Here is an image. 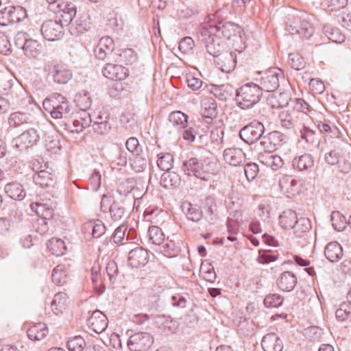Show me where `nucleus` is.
I'll use <instances>...</instances> for the list:
<instances>
[{
  "label": "nucleus",
  "mask_w": 351,
  "mask_h": 351,
  "mask_svg": "<svg viewBox=\"0 0 351 351\" xmlns=\"http://www.w3.org/2000/svg\"><path fill=\"white\" fill-rule=\"evenodd\" d=\"M289 62L291 67L295 70H300L304 66L303 58L298 53H290Z\"/></svg>",
  "instance_id": "obj_62"
},
{
  "label": "nucleus",
  "mask_w": 351,
  "mask_h": 351,
  "mask_svg": "<svg viewBox=\"0 0 351 351\" xmlns=\"http://www.w3.org/2000/svg\"><path fill=\"white\" fill-rule=\"evenodd\" d=\"M180 182V176L171 171L164 173L160 178V184L165 189L176 186Z\"/></svg>",
  "instance_id": "obj_42"
},
{
  "label": "nucleus",
  "mask_w": 351,
  "mask_h": 351,
  "mask_svg": "<svg viewBox=\"0 0 351 351\" xmlns=\"http://www.w3.org/2000/svg\"><path fill=\"white\" fill-rule=\"evenodd\" d=\"M53 80L58 84H66L73 77V73L64 64H55L50 72Z\"/></svg>",
  "instance_id": "obj_16"
},
{
  "label": "nucleus",
  "mask_w": 351,
  "mask_h": 351,
  "mask_svg": "<svg viewBox=\"0 0 351 351\" xmlns=\"http://www.w3.org/2000/svg\"><path fill=\"white\" fill-rule=\"evenodd\" d=\"M331 221L334 229L339 232L344 230L348 224L346 217L338 211L332 213Z\"/></svg>",
  "instance_id": "obj_48"
},
{
  "label": "nucleus",
  "mask_w": 351,
  "mask_h": 351,
  "mask_svg": "<svg viewBox=\"0 0 351 351\" xmlns=\"http://www.w3.org/2000/svg\"><path fill=\"white\" fill-rule=\"evenodd\" d=\"M297 283L295 276L291 271H284L276 280L278 287L283 291H291Z\"/></svg>",
  "instance_id": "obj_25"
},
{
  "label": "nucleus",
  "mask_w": 351,
  "mask_h": 351,
  "mask_svg": "<svg viewBox=\"0 0 351 351\" xmlns=\"http://www.w3.org/2000/svg\"><path fill=\"white\" fill-rule=\"evenodd\" d=\"M324 254L330 262H337L343 256L342 247L336 241L330 242L326 246Z\"/></svg>",
  "instance_id": "obj_32"
},
{
  "label": "nucleus",
  "mask_w": 351,
  "mask_h": 351,
  "mask_svg": "<svg viewBox=\"0 0 351 351\" xmlns=\"http://www.w3.org/2000/svg\"><path fill=\"white\" fill-rule=\"evenodd\" d=\"M298 181L291 177H282L279 180V186L282 193L287 197L294 196L298 191Z\"/></svg>",
  "instance_id": "obj_28"
},
{
  "label": "nucleus",
  "mask_w": 351,
  "mask_h": 351,
  "mask_svg": "<svg viewBox=\"0 0 351 351\" xmlns=\"http://www.w3.org/2000/svg\"><path fill=\"white\" fill-rule=\"evenodd\" d=\"M186 82L188 86L193 90H199L203 84V82L202 81V80L194 77L192 74L186 75Z\"/></svg>",
  "instance_id": "obj_63"
},
{
  "label": "nucleus",
  "mask_w": 351,
  "mask_h": 351,
  "mask_svg": "<svg viewBox=\"0 0 351 351\" xmlns=\"http://www.w3.org/2000/svg\"><path fill=\"white\" fill-rule=\"evenodd\" d=\"M262 96L261 88L254 83L242 85L236 90L235 101L241 109H247L257 104Z\"/></svg>",
  "instance_id": "obj_3"
},
{
  "label": "nucleus",
  "mask_w": 351,
  "mask_h": 351,
  "mask_svg": "<svg viewBox=\"0 0 351 351\" xmlns=\"http://www.w3.org/2000/svg\"><path fill=\"white\" fill-rule=\"evenodd\" d=\"M224 160L232 166L240 165L245 159V154L240 148H227L223 152Z\"/></svg>",
  "instance_id": "obj_23"
},
{
  "label": "nucleus",
  "mask_w": 351,
  "mask_h": 351,
  "mask_svg": "<svg viewBox=\"0 0 351 351\" xmlns=\"http://www.w3.org/2000/svg\"><path fill=\"white\" fill-rule=\"evenodd\" d=\"M349 308H350L349 304H346V303L341 304L340 308H338L335 312L336 318L339 321H341V322L347 319L351 313Z\"/></svg>",
  "instance_id": "obj_61"
},
{
  "label": "nucleus",
  "mask_w": 351,
  "mask_h": 351,
  "mask_svg": "<svg viewBox=\"0 0 351 351\" xmlns=\"http://www.w3.org/2000/svg\"><path fill=\"white\" fill-rule=\"evenodd\" d=\"M158 167L162 171H169L173 167V157L170 153L158 155Z\"/></svg>",
  "instance_id": "obj_49"
},
{
  "label": "nucleus",
  "mask_w": 351,
  "mask_h": 351,
  "mask_svg": "<svg viewBox=\"0 0 351 351\" xmlns=\"http://www.w3.org/2000/svg\"><path fill=\"white\" fill-rule=\"evenodd\" d=\"M169 121L176 130H180L186 128L188 116L181 111H174L169 114Z\"/></svg>",
  "instance_id": "obj_38"
},
{
  "label": "nucleus",
  "mask_w": 351,
  "mask_h": 351,
  "mask_svg": "<svg viewBox=\"0 0 351 351\" xmlns=\"http://www.w3.org/2000/svg\"><path fill=\"white\" fill-rule=\"evenodd\" d=\"M298 217L295 211L291 209L285 210L279 217L280 226L286 230L292 229L295 225Z\"/></svg>",
  "instance_id": "obj_34"
},
{
  "label": "nucleus",
  "mask_w": 351,
  "mask_h": 351,
  "mask_svg": "<svg viewBox=\"0 0 351 351\" xmlns=\"http://www.w3.org/2000/svg\"><path fill=\"white\" fill-rule=\"evenodd\" d=\"M195 46V43L192 38L186 36L181 40L179 43V49L183 53H190Z\"/></svg>",
  "instance_id": "obj_58"
},
{
  "label": "nucleus",
  "mask_w": 351,
  "mask_h": 351,
  "mask_svg": "<svg viewBox=\"0 0 351 351\" xmlns=\"http://www.w3.org/2000/svg\"><path fill=\"white\" fill-rule=\"evenodd\" d=\"M110 216L114 221H120L127 216L128 213L123 204L116 201L112 202V208L110 211Z\"/></svg>",
  "instance_id": "obj_47"
},
{
  "label": "nucleus",
  "mask_w": 351,
  "mask_h": 351,
  "mask_svg": "<svg viewBox=\"0 0 351 351\" xmlns=\"http://www.w3.org/2000/svg\"><path fill=\"white\" fill-rule=\"evenodd\" d=\"M43 105L53 119L68 120L73 114L72 107L69 101L60 94H55L46 98Z\"/></svg>",
  "instance_id": "obj_2"
},
{
  "label": "nucleus",
  "mask_w": 351,
  "mask_h": 351,
  "mask_svg": "<svg viewBox=\"0 0 351 351\" xmlns=\"http://www.w3.org/2000/svg\"><path fill=\"white\" fill-rule=\"evenodd\" d=\"M201 106L202 114L206 123L211 124L215 121L219 120L217 119L218 114L217 105L214 99L207 98L204 99Z\"/></svg>",
  "instance_id": "obj_14"
},
{
  "label": "nucleus",
  "mask_w": 351,
  "mask_h": 351,
  "mask_svg": "<svg viewBox=\"0 0 351 351\" xmlns=\"http://www.w3.org/2000/svg\"><path fill=\"white\" fill-rule=\"evenodd\" d=\"M215 62L221 70L225 73L233 71L237 64V53L234 51L221 52V55L215 57Z\"/></svg>",
  "instance_id": "obj_13"
},
{
  "label": "nucleus",
  "mask_w": 351,
  "mask_h": 351,
  "mask_svg": "<svg viewBox=\"0 0 351 351\" xmlns=\"http://www.w3.org/2000/svg\"><path fill=\"white\" fill-rule=\"evenodd\" d=\"M86 228L92 229V235L94 238H100L106 232V228L101 221L90 222L86 225Z\"/></svg>",
  "instance_id": "obj_55"
},
{
  "label": "nucleus",
  "mask_w": 351,
  "mask_h": 351,
  "mask_svg": "<svg viewBox=\"0 0 351 351\" xmlns=\"http://www.w3.org/2000/svg\"><path fill=\"white\" fill-rule=\"evenodd\" d=\"M264 305L267 308H278L283 303V298L278 293H270L265 296Z\"/></svg>",
  "instance_id": "obj_51"
},
{
  "label": "nucleus",
  "mask_w": 351,
  "mask_h": 351,
  "mask_svg": "<svg viewBox=\"0 0 351 351\" xmlns=\"http://www.w3.org/2000/svg\"><path fill=\"white\" fill-rule=\"evenodd\" d=\"M5 193L10 198L21 201L25 197V192L23 185L18 182L8 183L4 188Z\"/></svg>",
  "instance_id": "obj_29"
},
{
  "label": "nucleus",
  "mask_w": 351,
  "mask_h": 351,
  "mask_svg": "<svg viewBox=\"0 0 351 351\" xmlns=\"http://www.w3.org/2000/svg\"><path fill=\"white\" fill-rule=\"evenodd\" d=\"M264 351H282L283 344L282 340L275 333L265 335L261 341Z\"/></svg>",
  "instance_id": "obj_22"
},
{
  "label": "nucleus",
  "mask_w": 351,
  "mask_h": 351,
  "mask_svg": "<svg viewBox=\"0 0 351 351\" xmlns=\"http://www.w3.org/2000/svg\"><path fill=\"white\" fill-rule=\"evenodd\" d=\"M209 92L221 101H227L234 94L236 95V90L228 84L221 85L212 84L209 88Z\"/></svg>",
  "instance_id": "obj_21"
},
{
  "label": "nucleus",
  "mask_w": 351,
  "mask_h": 351,
  "mask_svg": "<svg viewBox=\"0 0 351 351\" xmlns=\"http://www.w3.org/2000/svg\"><path fill=\"white\" fill-rule=\"evenodd\" d=\"M12 24L10 6L0 10V25L8 26Z\"/></svg>",
  "instance_id": "obj_60"
},
{
  "label": "nucleus",
  "mask_w": 351,
  "mask_h": 351,
  "mask_svg": "<svg viewBox=\"0 0 351 351\" xmlns=\"http://www.w3.org/2000/svg\"><path fill=\"white\" fill-rule=\"evenodd\" d=\"M125 147L130 152L134 155H138L141 150L138 141L136 137L129 138L125 143Z\"/></svg>",
  "instance_id": "obj_59"
},
{
  "label": "nucleus",
  "mask_w": 351,
  "mask_h": 351,
  "mask_svg": "<svg viewBox=\"0 0 351 351\" xmlns=\"http://www.w3.org/2000/svg\"><path fill=\"white\" fill-rule=\"evenodd\" d=\"M264 132L263 124L260 121H254L240 130L239 136L243 141L252 144L263 137Z\"/></svg>",
  "instance_id": "obj_6"
},
{
  "label": "nucleus",
  "mask_w": 351,
  "mask_h": 351,
  "mask_svg": "<svg viewBox=\"0 0 351 351\" xmlns=\"http://www.w3.org/2000/svg\"><path fill=\"white\" fill-rule=\"evenodd\" d=\"M217 29V35L221 38L223 36L225 39L230 40L231 38L237 36L239 33V27L231 22L224 23H219L217 25H214Z\"/></svg>",
  "instance_id": "obj_27"
},
{
  "label": "nucleus",
  "mask_w": 351,
  "mask_h": 351,
  "mask_svg": "<svg viewBox=\"0 0 351 351\" xmlns=\"http://www.w3.org/2000/svg\"><path fill=\"white\" fill-rule=\"evenodd\" d=\"M131 165L132 169L137 172H143L147 168V160L142 156L136 155Z\"/></svg>",
  "instance_id": "obj_57"
},
{
  "label": "nucleus",
  "mask_w": 351,
  "mask_h": 351,
  "mask_svg": "<svg viewBox=\"0 0 351 351\" xmlns=\"http://www.w3.org/2000/svg\"><path fill=\"white\" fill-rule=\"evenodd\" d=\"M311 228V221L305 217L298 218L295 225L292 229L294 230V234L298 237H303Z\"/></svg>",
  "instance_id": "obj_43"
},
{
  "label": "nucleus",
  "mask_w": 351,
  "mask_h": 351,
  "mask_svg": "<svg viewBox=\"0 0 351 351\" xmlns=\"http://www.w3.org/2000/svg\"><path fill=\"white\" fill-rule=\"evenodd\" d=\"M47 248L56 256L63 255L66 250L64 241L57 238H52L48 241Z\"/></svg>",
  "instance_id": "obj_44"
},
{
  "label": "nucleus",
  "mask_w": 351,
  "mask_h": 351,
  "mask_svg": "<svg viewBox=\"0 0 351 351\" xmlns=\"http://www.w3.org/2000/svg\"><path fill=\"white\" fill-rule=\"evenodd\" d=\"M282 77L281 70L275 69L267 71L261 81L260 88L262 90L273 92L279 86V78Z\"/></svg>",
  "instance_id": "obj_10"
},
{
  "label": "nucleus",
  "mask_w": 351,
  "mask_h": 351,
  "mask_svg": "<svg viewBox=\"0 0 351 351\" xmlns=\"http://www.w3.org/2000/svg\"><path fill=\"white\" fill-rule=\"evenodd\" d=\"M108 320L105 314L100 311H95L87 320L90 329L96 333L104 332L108 326Z\"/></svg>",
  "instance_id": "obj_12"
},
{
  "label": "nucleus",
  "mask_w": 351,
  "mask_h": 351,
  "mask_svg": "<svg viewBox=\"0 0 351 351\" xmlns=\"http://www.w3.org/2000/svg\"><path fill=\"white\" fill-rule=\"evenodd\" d=\"M31 209L43 220H49L54 216L53 210L47 204L34 202L30 204Z\"/></svg>",
  "instance_id": "obj_36"
},
{
  "label": "nucleus",
  "mask_w": 351,
  "mask_h": 351,
  "mask_svg": "<svg viewBox=\"0 0 351 351\" xmlns=\"http://www.w3.org/2000/svg\"><path fill=\"white\" fill-rule=\"evenodd\" d=\"M12 24L24 21L27 16L26 10L21 6H10Z\"/></svg>",
  "instance_id": "obj_53"
},
{
  "label": "nucleus",
  "mask_w": 351,
  "mask_h": 351,
  "mask_svg": "<svg viewBox=\"0 0 351 351\" xmlns=\"http://www.w3.org/2000/svg\"><path fill=\"white\" fill-rule=\"evenodd\" d=\"M258 160L272 170L276 171L282 167L284 162L280 156L272 154L270 151L261 152L258 155Z\"/></svg>",
  "instance_id": "obj_17"
},
{
  "label": "nucleus",
  "mask_w": 351,
  "mask_h": 351,
  "mask_svg": "<svg viewBox=\"0 0 351 351\" xmlns=\"http://www.w3.org/2000/svg\"><path fill=\"white\" fill-rule=\"evenodd\" d=\"M305 17H307V14L300 11L289 14L286 30L291 34L296 35L298 32H300V29L303 24L302 21Z\"/></svg>",
  "instance_id": "obj_19"
},
{
  "label": "nucleus",
  "mask_w": 351,
  "mask_h": 351,
  "mask_svg": "<svg viewBox=\"0 0 351 351\" xmlns=\"http://www.w3.org/2000/svg\"><path fill=\"white\" fill-rule=\"evenodd\" d=\"M182 211L186 218L193 222H199L203 216V212L199 206L185 202L182 206Z\"/></svg>",
  "instance_id": "obj_26"
},
{
  "label": "nucleus",
  "mask_w": 351,
  "mask_h": 351,
  "mask_svg": "<svg viewBox=\"0 0 351 351\" xmlns=\"http://www.w3.org/2000/svg\"><path fill=\"white\" fill-rule=\"evenodd\" d=\"M52 281L57 285H62L66 281V274L64 271V266L59 265L52 271Z\"/></svg>",
  "instance_id": "obj_52"
},
{
  "label": "nucleus",
  "mask_w": 351,
  "mask_h": 351,
  "mask_svg": "<svg viewBox=\"0 0 351 351\" xmlns=\"http://www.w3.org/2000/svg\"><path fill=\"white\" fill-rule=\"evenodd\" d=\"M326 162L331 165H336L339 172L348 173L351 169V164L340 150H332L325 155Z\"/></svg>",
  "instance_id": "obj_8"
},
{
  "label": "nucleus",
  "mask_w": 351,
  "mask_h": 351,
  "mask_svg": "<svg viewBox=\"0 0 351 351\" xmlns=\"http://www.w3.org/2000/svg\"><path fill=\"white\" fill-rule=\"evenodd\" d=\"M183 171L200 180H209L217 171V164L213 158L191 157L182 163Z\"/></svg>",
  "instance_id": "obj_1"
},
{
  "label": "nucleus",
  "mask_w": 351,
  "mask_h": 351,
  "mask_svg": "<svg viewBox=\"0 0 351 351\" xmlns=\"http://www.w3.org/2000/svg\"><path fill=\"white\" fill-rule=\"evenodd\" d=\"M103 75L112 80H122L128 75V69L121 65L107 64L102 70Z\"/></svg>",
  "instance_id": "obj_20"
},
{
  "label": "nucleus",
  "mask_w": 351,
  "mask_h": 351,
  "mask_svg": "<svg viewBox=\"0 0 351 351\" xmlns=\"http://www.w3.org/2000/svg\"><path fill=\"white\" fill-rule=\"evenodd\" d=\"M285 135L278 131H273L263 136L261 144L267 151L272 152L277 149L285 140Z\"/></svg>",
  "instance_id": "obj_15"
},
{
  "label": "nucleus",
  "mask_w": 351,
  "mask_h": 351,
  "mask_svg": "<svg viewBox=\"0 0 351 351\" xmlns=\"http://www.w3.org/2000/svg\"><path fill=\"white\" fill-rule=\"evenodd\" d=\"M43 36L49 41L58 40L63 36V26L60 22L53 20L45 21L40 28Z\"/></svg>",
  "instance_id": "obj_9"
},
{
  "label": "nucleus",
  "mask_w": 351,
  "mask_h": 351,
  "mask_svg": "<svg viewBox=\"0 0 351 351\" xmlns=\"http://www.w3.org/2000/svg\"><path fill=\"white\" fill-rule=\"evenodd\" d=\"M86 345L85 340L81 336L71 337L66 343V347L69 351H83Z\"/></svg>",
  "instance_id": "obj_50"
},
{
  "label": "nucleus",
  "mask_w": 351,
  "mask_h": 351,
  "mask_svg": "<svg viewBox=\"0 0 351 351\" xmlns=\"http://www.w3.org/2000/svg\"><path fill=\"white\" fill-rule=\"evenodd\" d=\"M114 49V41L108 36L103 37L99 40L98 45L94 50L95 57L104 60L107 54L112 53Z\"/></svg>",
  "instance_id": "obj_24"
},
{
  "label": "nucleus",
  "mask_w": 351,
  "mask_h": 351,
  "mask_svg": "<svg viewBox=\"0 0 351 351\" xmlns=\"http://www.w3.org/2000/svg\"><path fill=\"white\" fill-rule=\"evenodd\" d=\"M217 32V29L213 25L204 26L199 29V34L202 37V41L204 43L208 53L215 58L221 55L224 46L223 40Z\"/></svg>",
  "instance_id": "obj_4"
},
{
  "label": "nucleus",
  "mask_w": 351,
  "mask_h": 351,
  "mask_svg": "<svg viewBox=\"0 0 351 351\" xmlns=\"http://www.w3.org/2000/svg\"><path fill=\"white\" fill-rule=\"evenodd\" d=\"M101 176L99 171H94L89 178V184L90 189L93 191H97L101 186Z\"/></svg>",
  "instance_id": "obj_64"
},
{
  "label": "nucleus",
  "mask_w": 351,
  "mask_h": 351,
  "mask_svg": "<svg viewBox=\"0 0 351 351\" xmlns=\"http://www.w3.org/2000/svg\"><path fill=\"white\" fill-rule=\"evenodd\" d=\"M303 24L300 29V32H298L296 35L302 39H309L315 32V28L312 23L310 21L309 16L307 14V17L304 18L302 21Z\"/></svg>",
  "instance_id": "obj_46"
},
{
  "label": "nucleus",
  "mask_w": 351,
  "mask_h": 351,
  "mask_svg": "<svg viewBox=\"0 0 351 351\" xmlns=\"http://www.w3.org/2000/svg\"><path fill=\"white\" fill-rule=\"evenodd\" d=\"M42 45L32 38L26 40V45L23 49L25 56L29 58H36L42 51Z\"/></svg>",
  "instance_id": "obj_40"
},
{
  "label": "nucleus",
  "mask_w": 351,
  "mask_h": 351,
  "mask_svg": "<svg viewBox=\"0 0 351 351\" xmlns=\"http://www.w3.org/2000/svg\"><path fill=\"white\" fill-rule=\"evenodd\" d=\"M209 128L210 132V138L213 142H222L224 134V126L221 120L215 121Z\"/></svg>",
  "instance_id": "obj_39"
},
{
  "label": "nucleus",
  "mask_w": 351,
  "mask_h": 351,
  "mask_svg": "<svg viewBox=\"0 0 351 351\" xmlns=\"http://www.w3.org/2000/svg\"><path fill=\"white\" fill-rule=\"evenodd\" d=\"M33 180L36 184L42 188H48L53 186L56 184V176L45 170L36 169V173L33 176Z\"/></svg>",
  "instance_id": "obj_18"
},
{
  "label": "nucleus",
  "mask_w": 351,
  "mask_h": 351,
  "mask_svg": "<svg viewBox=\"0 0 351 351\" xmlns=\"http://www.w3.org/2000/svg\"><path fill=\"white\" fill-rule=\"evenodd\" d=\"M149 261L148 251L141 247H137L130 251L128 263L134 268L145 266Z\"/></svg>",
  "instance_id": "obj_11"
},
{
  "label": "nucleus",
  "mask_w": 351,
  "mask_h": 351,
  "mask_svg": "<svg viewBox=\"0 0 351 351\" xmlns=\"http://www.w3.org/2000/svg\"><path fill=\"white\" fill-rule=\"evenodd\" d=\"M147 235L149 242L154 245H159L162 244L165 240V235L162 230L156 226H152L149 228Z\"/></svg>",
  "instance_id": "obj_45"
},
{
  "label": "nucleus",
  "mask_w": 351,
  "mask_h": 351,
  "mask_svg": "<svg viewBox=\"0 0 351 351\" xmlns=\"http://www.w3.org/2000/svg\"><path fill=\"white\" fill-rule=\"evenodd\" d=\"M31 116L28 114L16 112L12 113L8 118V124L11 128H19L32 123Z\"/></svg>",
  "instance_id": "obj_35"
},
{
  "label": "nucleus",
  "mask_w": 351,
  "mask_h": 351,
  "mask_svg": "<svg viewBox=\"0 0 351 351\" xmlns=\"http://www.w3.org/2000/svg\"><path fill=\"white\" fill-rule=\"evenodd\" d=\"M49 330L45 323L34 324L27 330V336L32 341H40L48 334Z\"/></svg>",
  "instance_id": "obj_30"
},
{
  "label": "nucleus",
  "mask_w": 351,
  "mask_h": 351,
  "mask_svg": "<svg viewBox=\"0 0 351 351\" xmlns=\"http://www.w3.org/2000/svg\"><path fill=\"white\" fill-rule=\"evenodd\" d=\"M120 61L125 64H132L136 62L138 56L132 49H125L119 54Z\"/></svg>",
  "instance_id": "obj_54"
},
{
  "label": "nucleus",
  "mask_w": 351,
  "mask_h": 351,
  "mask_svg": "<svg viewBox=\"0 0 351 351\" xmlns=\"http://www.w3.org/2000/svg\"><path fill=\"white\" fill-rule=\"evenodd\" d=\"M40 140L38 131L30 128L23 132L12 141V147L19 151H23L35 145Z\"/></svg>",
  "instance_id": "obj_5"
},
{
  "label": "nucleus",
  "mask_w": 351,
  "mask_h": 351,
  "mask_svg": "<svg viewBox=\"0 0 351 351\" xmlns=\"http://www.w3.org/2000/svg\"><path fill=\"white\" fill-rule=\"evenodd\" d=\"M314 165V159L308 154H303L293 160V166L300 171H310Z\"/></svg>",
  "instance_id": "obj_33"
},
{
  "label": "nucleus",
  "mask_w": 351,
  "mask_h": 351,
  "mask_svg": "<svg viewBox=\"0 0 351 351\" xmlns=\"http://www.w3.org/2000/svg\"><path fill=\"white\" fill-rule=\"evenodd\" d=\"M58 9V12H62V17L66 22H69L71 24L72 27L75 25L73 19L75 17L77 13L76 5L73 3H60Z\"/></svg>",
  "instance_id": "obj_31"
},
{
  "label": "nucleus",
  "mask_w": 351,
  "mask_h": 351,
  "mask_svg": "<svg viewBox=\"0 0 351 351\" xmlns=\"http://www.w3.org/2000/svg\"><path fill=\"white\" fill-rule=\"evenodd\" d=\"M278 259V255L273 254L269 250H265L259 253L257 261L261 264H267Z\"/></svg>",
  "instance_id": "obj_56"
},
{
  "label": "nucleus",
  "mask_w": 351,
  "mask_h": 351,
  "mask_svg": "<svg viewBox=\"0 0 351 351\" xmlns=\"http://www.w3.org/2000/svg\"><path fill=\"white\" fill-rule=\"evenodd\" d=\"M322 29L324 35L334 43H341L345 40V36L341 32V31L330 24H324Z\"/></svg>",
  "instance_id": "obj_37"
},
{
  "label": "nucleus",
  "mask_w": 351,
  "mask_h": 351,
  "mask_svg": "<svg viewBox=\"0 0 351 351\" xmlns=\"http://www.w3.org/2000/svg\"><path fill=\"white\" fill-rule=\"evenodd\" d=\"M67 305V295L65 293L59 292L54 295L51 302V309L54 314L58 315L62 312Z\"/></svg>",
  "instance_id": "obj_41"
},
{
  "label": "nucleus",
  "mask_w": 351,
  "mask_h": 351,
  "mask_svg": "<svg viewBox=\"0 0 351 351\" xmlns=\"http://www.w3.org/2000/svg\"><path fill=\"white\" fill-rule=\"evenodd\" d=\"M153 343L154 339L149 333L139 332L130 337L128 346L131 351H147Z\"/></svg>",
  "instance_id": "obj_7"
}]
</instances>
